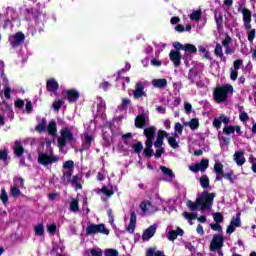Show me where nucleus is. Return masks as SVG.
Returning a JSON list of instances; mask_svg holds the SVG:
<instances>
[{"instance_id": "obj_1", "label": "nucleus", "mask_w": 256, "mask_h": 256, "mask_svg": "<svg viewBox=\"0 0 256 256\" xmlns=\"http://www.w3.org/2000/svg\"><path fill=\"white\" fill-rule=\"evenodd\" d=\"M213 199H215V193L204 191L200 194L195 202L189 200L186 205L190 211H197L198 209L203 211L205 209H211L213 205Z\"/></svg>"}, {"instance_id": "obj_2", "label": "nucleus", "mask_w": 256, "mask_h": 256, "mask_svg": "<svg viewBox=\"0 0 256 256\" xmlns=\"http://www.w3.org/2000/svg\"><path fill=\"white\" fill-rule=\"evenodd\" d=\"M155 126H149L144 129V135L146 137L144 153L147 157L153 156V139H155Z\"/></svg>"}, {"instance_id": "obj_3", "label": "nucleus", "mask_w": 256, "mask_h": 256, "mask_svg": "<svg viewBox=\"0 0 256 256\" xmlns=\"http://www.w3.org/2000/svg\"><path fill=\"white\" fill-rule=\"evenodd\" d=\"M229 93H233V86H231V84L216 88L214 90V99L216 103H223V101H227Z\"/></svg>"}, {"instance_id": "obj_4", "label": "nucleus", "mask_w": 256, "mask_h": 256, "mask_svg": "<svg viewBox=\"0 0 256 256\" xmlns=\"http://www.w3.org/2000/svg\"><path fill=\"white\" fill-rule=\"evenodd\" d=\"M97 233L109 235V229L105 228V224H89L86 227V235H95Z\"/></svg>"}, {"instance_id": "obj_5", "label": "nucleus", "mask_w": 256, "mask_h": 256, "mask_svg": "<svg viewBox=\"0 0 256 256\" xmlns=\"http://www.w3.org/2000/svg\"><path fill=\"white\" fill-rule=\"evenodd\" d=\"M60 133L61 136L58 138V147L60 148V151H63V147L67 145V141H73V134H71V131L67 128L62 129Z\"/></svg>"}, {"instance_id": "obj_6", "label": "nucleus", "mask_w": 256, "mask_h": 256, "mask_svg": "<svg viewBox=\"0 0 256 256\" xmlns=\"http://www.w3.org/2000/svg\"><path fill=\"white\" fill-rule=\"evenodd\" d=\"M59 161V157L53 155V154H39L38 156V163L40 165H44V167H47V165H53V163H57Z\"/></svg>"}, {"instance_id": "obj_7", "label": "nucleus", "mask_w": 256, "mask_h": 256, "mask_svg": "<svg viewBox=\"0 0 256 256\" xmlns=\"http://www.w3.org/2000/svg\"><path fill=\"white\" fill-rule=\"evenodd\" d=\"M225 238L221 235H214L210 242V251H221Z\"/></svg>"}, {"instance_id": "obj_8", "label": "nucleus", "mask_w": 256, "mask_h": 256, "mask_svg": "<svg viewBox=\"0 0 256 256\" xmlns=\"http://www.w3.org/2000/svg\"><path fill=\"white\" fill-rule=\"evenodd\" d=\"M208 167H209V160L204 159V160H201L200 163L189 166V170L193 171V173H197L198 171H201L203 173L204 171L207 170Z\"/></svg>"}, {"instance_id": "obj_9", "label": "nucleus", "mask_w": 256, "mask_h": 256, "mask_svg": "<svg viewBox=\"0 0 256 256\" xmlns=\"http://www.w3.org/2000/svg\"><path fill=\"white\" fill-rule=\"evenodd\" d=\"M236 227H241V214H237L236 217L231 219L230 225L227 227L226 233L231 235L235 232Z\"/></svg>"}, {"instance_id": "obj_10", "label": "nucleus", "mask_w": 256, "mask_h": 256, "mask_svg": "<svg viewBox=\"0 0 256 256\" xmlns=\"http://www.w3.org/2000/svg\"><path fill=\"white\" fill-rule=\"evenodd\" d=\"M170 61L174 64V67H179L181 65V52L171 50L169 53Z\"/></svg>"}, {"instance_id": "obj_11", "label": "nucleus", "mask_w": 256, "mask_h": 256, "mask_svg": "<svg viewBox=\"0 0 256 256\" xmlns=\"http://www.w3.org/2000/svg\"><path fill=\"white\" fill-rule=\"evenodd\" d=\"M25 41V35L21 32L16 33L14 36L10 37V43L12 47H17V45H21Z\"/></svg>"}, {"instance_id": "obj_12", "label": "nucleus", "mask_w": 256, "mask_h": 256, "mask_svg": "<svg viewBox=\"0 0 256 256\" xmlns=\"http://www.w3.org/2000/svg\"><path fill=\"white\" fill-rule=\"evenodd\" d=\"M140 209L144 215H151V213H155V207H153L149 201L142 202L140 204Z\"/></svg>"}, {"instance_id": "obj_13", "label": "nucleus", "mask_w": 256, "mask_h": 256, "mask_svg": "<svg viewBox=\"0 0 256 256\" xmlns=\"http://www.w3.org/2000/svg\"><path fill=\"white\" fill-rule=\"evenodd\" d=\"M147 123H149V117L145 114L138 115L135 119V127H137V129H143L144 125H147Z\"/></svg>"}, {"instance_id": "obj_14", "label": "nucleus", "mask_w": 256, "mask_h": 256, "mask_svg": "<svg viewBox=\"0 0 256 256\" xmlns=\"http://www.w3.org/2000/svg\"><path fill=\"white\" fill-rule=\"evenodd\" d=\"M160 171L164 175V181L171 182L173 181V179H175V174L173 173V170L165 166H160Z\"/></svg>"}, {"instance_id": "obj_15", "label": "nucleus", "mask_w": 256, "mask_h": 256, "mask_svg": "<svg viewBox=\"0 0 256 256\" xmlns=\"http://www.w3.org/2000/svg\"><path fill=\"white\" fill-rule=\"evenodd\" d=\"M156 231H157V225H152L148 229H146L142 235L143 241H149V239H151V237L155 235Z\"/></svg>"}, {"instance_id": "obj_16", "label": "nucleus", "mask_w": 256, "mask_h": 256, "mask_svg": "<svg viewBox=\"0 0 256 256\" xmlns=\"http://www.w3.org/2000/svg\"><path fill=\"white\" fill-rule=\"evenodd\" d=\"M143 89H145V86L143 85V83L138 82L134 90L135 99H141V97L145 95V92L143 91Z\"/></svg>"}, {"instance_id": "obj_17", "label": "nucleus", "mask_w": 256, "mask_h": 256, "mask_svg": "<svg viewBox=\"0 0 256 256\" xmlns=\"http://www.w3.org/2000/svg\"><path fill=\"white\" fill-rule=\"evenodd\" d=\"M1 77L5 84L4 95H5L6 99H11V86L7 85V83H9V80L7 79V76H5V74L3 72H1Z\"/></svg>"}, {"instance_id": "obj_18", "label": "nucleus", "mask_w": 256, "mask_h": 256, "mask_svg": "<svg viewBox=\"0 0 256 256\" xmlns=\"http://www.w3.org/2000/svg\"><path fill=\"white\" fill-rule=\"evenodd\" d=\"M66 97L70 103H75L79 99L80 94L77 90H67Z\"/></svg>"}, {"instance_id": "obj_19", "label": "nucleus", "mask_w": 256, "mask_h": 256, "mask_svg": "<svg viewBox=\"0 0 256 256\" xmlns=\"http://www.w3.org/2000/svg\"><path fill=\"white\" fill-rule=\"evenodd\" d=\"M25 153V148H23V144H21V141L16 140L14 142V154L16 157H21Z\"/></svg>"}, {"instance_id": "obj_20", "label": "nucleus", "mask_w": 256, "mask_h": 256, "mask_svg": "<svg viewBox=\"0 0 256 256\" xmlns=\"http://www.w3.org/2000/svg\"><path fill=\"white\" fill-rule=\"evenodd\" d=\"M152 85L157 89H165V87H167V79L165 78L153 79Z\"/></svg>"}, {"instance_id": "obj_21", "label": "nucleus", "mask_w": 256, "mask_h": 256, "mask_svg": "<svg viewBox=\"0 0 256 256\" xmlns=\"http://www.w3.org/2000/svg\"><path fill=\"white\" fill-rule=\"evenodd\" d=\"M234 161L238 165V167H241L245 164V153L243 152H235L234 154Z\"/></svg>"}, {"instance_id": "obj_22", "label": "nucleus", "mask_w": 256, "mask_h": 256, "mask_svg": "<svg viewBox=\"0 0 256 256\" xmlns=\"http://www.w3.org/2000/svg\"><path fill=\"white\" fill-rule=\"evenodd\" d=\"M136 223H137V215L135 214V212H132L130 216L129 225L127 227V231H129V233H133L135 231Z\"/></svg>"}, {"instance_id": "obj_23", "label": "nucleus", "mask_w": 256, "mask_h": 256, "mask_svg": "<svg viewBox=\"0 0 256 256\" xmlns=\"http://www.w3.org/2000/svg\"><path fill=\"white\" fill-rule=\"evenodd\" d=\"M59 89V83L53 78L47 81V90L55 93Z\"/></svg>"}, {"instance_id": "obj_24", "label": "nucleus", "mask_w": 256, "mask_h": 256, "mask_svg": "<svg viewBox=\"0 0 256 256\" xmlns=\"http://www.w3.org/2000/svg\"><path fill=\"white\" fill-rule=\"evenodd\" d=\"M184 127H189L192 131L199 129V119L193 118L189 122H184Z\"/></svg>"}, {"instance_id": "obj_25", "label": "nucleus", "mask_w": 256, "mask_h": 256, "mask_svg": "<svg viewBox=\"0 0 256 256\" xmlns=\"http://www.w3.org/2000/svg\"><path fill=\"white\" fill-rule=\"evenodd\" d=\"M214 53L216 57H219L221 61H223V63L227 61V58H225V55L223 54V46H221V44H216Z\"/></svg>"}, {"instance_id": "obj_26", "label": "nucleus", "mask_w": 256, "mask_h": 256, "mask_svg": "<svg viewBox=\"0 0 256 256\" xmlns=\"http://www.w3.org/2000/svg\"><path fill=\"white\" fill-rule=\"evenodd\" d=\"M91 143H93V137L85 133L83 136V149H89V147H91Z\"/></svg>"}, {"instance_id": "obj_27", "label": "nucleus", "mask_w": 256, "mask_h": 256, "mask_svg": "<svg viewBox=\"0 0 256 256\" xmlns=\"http://www.w3.org/2000/svg\"><path fill=\"white\" fill-rule=\"evenodd\" d=\"M34 233L38 237H43V235H45V226L43 225V223H39L34 226Z\"/></svg>"}, {"instance_id": "obj_28", "label": "nucleus", "mask_w": 256, "mask_h": 256, "mask_svg": "<svg viewBox=\"0 0 256 256\" xmlns=\"http://www.w3.org/2000/svg\"><path fill=\"white\" fill-rule=\"evenodd\" d=\"M79 181H81V175H75L70 179L69 183H71L73 187H76V189H81L82 186Z\"/></svg>"}, {"instance_id": "obj_29", "label": "nucleus", "mask_w": 256, "mask_h": 256, "mask_svg": "<svg viewBox=\"0 0 256 256\" xmlns=\"http://www.w3.org/2000/svg\"><path fill=\"white\" fill-rule=\"evenodd\" d=\"M10 195L14 199H17V197H21V190L19 189V187L17 185L11 186Z\"/></svg>"}, {"instance_id": "obj_30", "label": "nucleus", "mask_w": 256, "mask_h": 256, "mask_svg": "<svg viewBox=\"0 0 256 256\" xmlns=\"http://www.w3.org/2000/svg\"><path fill=\"white\" fill-rule=\"evenodd\" d=\"M73 169L64 170L62 179L64 183H69L72 179Z\"/></svg>"}, {"instance_id": "obj_31", "label": "nucleus", "mask_w": 256, "mask_h": 256, "mask_svg": "<svg viewBox=\"0 0 256 256\" xmlns=\"http://www.w3.org/2000/svg\"><path fill=\"white\" fill-rule=\"evenodd\" d=\"M184 128H185L184 124H181L179 122L175 123L174 125L175 137H179V135H183Z\"/></svg>"}, {"instance_id": "obj_32", "label": "nucleus", "mask_w": 256, "mask_h": 256, "mask_svg": "<svg viewBox=\"0 0 256 256\" xmlns=\"http://www.w3.org/2000/svg\"><path fill=\"white\" fill-rule=\"evenodd\" d=\"M48 133L49 135H57V123H55V121H51L48 124Z\"/></svg>"}, {"instance_id": "obj_33", "label": "nucleus", "mask_w": 256, "mask_h": 256, "mask_svg": "<svg viewBox=\"0 0 256 256\" xmlns=\"http://www.w3.org/2000/svg\"><path fill=\"white\" fill-rule=\"evenodd\" d=\"M98 193H103V195H106V197H113L115 195V191L113 189L107 188V186H103Z\"/></svg>"}, {"instance_id": "obj_34", "label": "nucleus", "mask_w": 256, "mask_h": 256, "mask_svg": "<svg viewBox=\"0 0 256 256\" xmlns=\"http://www.w3.org/2000/svg\"><path fill=\"white\" fill-rule=\"evenodd\" d=\"M165 256L163 251H157V248H149L147 250L146 256Z\"/></svg>"}, {"instance_id": "obj_35", "label": "nucleus", "mask_w": 256, "mask_h": 256, "mask_svg": "<svg viewBox=\"0 0 256 256\" xmlns=\"http://www.w3.org/2000/svg\"><path fill=\"white\" fill-rule=\"evenodd\" d=\"M0 201H2L3 205H7V203H9V195L7 194L5 188L1 189Z\"/></svg>"}, {"instance_id": "obj_36", "label": "nucleus", "mask_w": 256, "mask_h": 256, "mask_svg": "<svg viewBox=\"0 0 256 256\" xmlns=\"http://www.w3.org/2000/svg\"><path fill=\"white\" fill-rule=\"evenodd\" d=\"M46 231L49 233V235H55V233H57V224L55 223L47 224Z\"/></svg>"}, {"instance_id": "obj_37", "label": "nucleus", "mask_w": 256, "mask_h": 256, "mask_svg": "<svg viewBox=\"0 0 256 256\" xmlns=\"http://www.w3.org/2000/svg\"><path fill=\"white\" fill-rule=\"evenodd\" d=\"M182 216L187 219V221H189L190 225H193V223L191 221H193V219H197V214L195 213H187V212H183Z\"/></svg>"}, {"instance_id": "obj_38", "label": "nucleus", "mask_w": 256, "mask_h": 256, "mask_svg": "<svg viewBox=\"0 0 256 256\" xmlns=\"http://www.w3.org/2000/svg\"><path fill=\"white\" fill-rule=\"evenodd\" d=\"M184 51L186 53H197V47L193 44H184Z\"/></svg>"}, {"instance_id": "obj_39", "label": "nucleus", "mask_w": 256, "mask_h": 256, "mask_svg": "<svg viewBox=\"0 0 256 256\" xmlns=\"http://www.w3.org/2000/svg\"><path fill=\"white\" fill-rule=\"evenodd\" d=\"M214 171L216 175H223V165L221 164V162H216L214 164Z\"/></svg>"}, {"instance_id": "obj_40", "label": "nucleus", "mask_w": 256, "mask_h": 256, "mask_svg": "<svg viewBox=\"0 0 256 256\" xmlns=\"http://www.w3.org/2000/svg\"><path fill=\"white\" fill-rule=\"evenodd\" d=\"M46 128L47 121L43 119L42 122L36 126V131H38V133H43V131H45Z\"/></svg>"}, {"instance_id": "obj_41", "label": "nucleus", "mask_w": 256, "mask_h": 256, "mask_svg": "<svg viewBox=\"0 0 256 256\" xmlns=\"http://www.w3.org/2000/svg\"><path fill=\"white\" fill-rule=\"evenodd\" d=\"M191 21H199L201 19V10H196L190 15Z\"/></svg>"}, {"instance_id": "obj_42", "label": "nucleus", "mask_w": 256, "mask_h": 256, "mask_svg": "<svg viewBox=\"0 0 256 256\" xmlns=\"http://www.w3.org/2000/svg\"><path fill=\"white\" fill-rule=\"evenodd\" d=\"M168 143L170 147H172V149H177V147H179V143L177 142V139H175V137L169 136Z\"/></svg>"}, {"instance_id": "obj_43", "label": "nucleus", "mask_w": 256, "mask_h": 256, "mask_svg": "<svg viewBox=\"0 0 256 256\" xmlns=\"http://www.w3.org/2000/svg\"><path fill=\"white\" fill-rule=\"evenodd\" d=\"M200 185L203 189H207V187H209V178L207 176H202L200 178Z\"/></svg>"}, {"instance_id": "obj_44", "label": "nucleus", "mask_w": 256, "mask_h": 256, "mask_svg": "<svg viewBox=\"0 0 256 256\" xmlns=\"http://www.w3.org/2000/svg\"><path fill=\"white\" fill-rule=\"evenodd\" d=\"M15 183L14 185H16L17 187H19L20 189H25V180L21 177L19 178H15Z\"/></svg>"}, {"instance_id": "obj_45", "label": "nucleus", "mask_w": 256, "mask_h": 256, "mask_svg": "<svg viewBox=\"0 0 256 256\" xmlns=\"http://www.w3.org/2000/svg\"><path fill=\"white\" fill-rule=\"evenodd\" d=\"M104 256H119V252L115 249H106L104 251Z\"/></svg>"}, {"instance_id": "obj_46", "label": "nucleus", "mask_w": 256, "mask_h": 256, "mask_svg": "<svg viewBox=\"0 0 256 256\" xmlns=\"http://www.w3.org/2000/svg\"><path fill=\"white\" fill-rule=\"evenodd\" d=\"M167 239L169 241H175V239H177V232L175 230H170L167 234Z\"/></svg>"}, {"instance_id": "obj_47", "label": "nucleus", "mask_w": 256, "mask_h": 256, "mask_svg": "<svg viewBox=\"0 0 256 256\" xmlns=\"http://www.w3.org/2000/svg\"><path fill=\"white\" fill-rule=\"evenodd\" d=\"M223 132L226 134V135H231L233 133H235V126H225L223 128Z\"/></svg>"}, {"instance_id": "obj_48", "label": "nucleus", "mask_w": 256, "mask_h": 256, "mask_svg": "<svg viewBox=\"0 0 256 256\" xmlns=\"http://www.w3.org/2000/svg\"><path fill=\"white\" fill-rule=\"evenodd\" d=\"M70 210H72L74 213L79 211V201L73 200L70 204Z\"/></svg>"}, {"instance_id": "obj_49", "label": "nucleus", "mask_w": 256, "mask_h": 256, "mask_svg": "<svg viewBox=\"0 0 256 256\" xmlns=\"http://www.w3.org/2000/svg\"><path fill=\"white\" fill-rule=\"evenodd\" d=\"M52 107L54 109V111H59V109H61V107H63V101L61 100H56L53 102Z\"/></svg>"}, {"instance_id": "obj_50", "label": "nucleus", "mask_w": 256, "mask_h": 256, "mask_svg": "<svg viewBox=\"0 0 256 256\" xmlns=\"http://www.w3.org/2000/svg\"><path fill=\"white\" fill-rule=\"evenodd\" d=\"M210 228L212 229V231H217L218 233H221V231H223V227L219 223L210 224Z\"/></svg>"}, {"instance_id": "obj_51", "label": "nucleus", "mask_w": 256, "mask_h": 256, "mask_svg": "<svg viewBox=\"0 0 256 256\" xmlns=\"http://www.w3.org/2000/svg\"><path fill=\"white\" fill-rule=\"evenodd\" d=\"M133 149H134V153L139 154L141 153V151H143V144L141 142H138L134 144Z\"/></svg>"}, {"instance_id": "obj_52", "label": "nucleus", "mask_w": 256, "mask_h": 256, "mask_svg": "<svg viewBox=\"0 0 256 256\" xmlns=\"http://www.w3.org/2000/svg\"><path fill=\"white\" fill-rule=\"evenodd\" d=\"M243 21H251V11L248 9L243 10Z\"/></svg>"}, {"instance_id": "obj_53", "label": "nucleus", "mask_w": 256, "mask_h": 256, "mask_svg": "<svg viewBox=\"0 0 256 256\" xmlns=\"http://www.w3.org/2000/svg\"><path fill=\"white\" fill-rule=\"evenodd\" d=\"M157 138L163 141L164 138L169 139V134L165 130H159Z\"/></svg>"}, {"instance_id": "obj_54", "label": "nucleus", "mask_w": 256, "mask_h": 256, "mask_svg": "<svg viewBox=\"0 0 256 256\" xmlns=\"http://www.w3.org/2000/svg\"><path fill=\"white\" fill-rule=\"evenodd\" d=\"M73 166H74V163H73V161H71V160H68V161H66V162L63 164V168L65 169V171H69V169H72V170H73Z\"/></svg>"}, {"instance_id": "obj_55", "label": "nucleus", "mask_w": 256, "mask_h": 256, "mask_svg": "<svg viewBox=\"0 0 256 256\" xmlns=\"http://www.w3.org/2000/svg\"><path fill=\"white\" fill-rule=\"evenodd\" d=\"M213 219L216 221V223H223V214L215 213L213 214Z\"/></svg>"}, {"instance_id": "obj_56", "label": "nucleus", "mask_w": 256, "mask_h": 256, "mask_svg": "<svg viewBox=\"0 0 256 256\" xmlns=\"http://www.w3.org/2000/svg\"><path fill=\"white\" fill-rule=\"evenodd\" d=\"M241 65H243V60L238 59L234 61V71H239L241 69Z\"/></svg>"}, {"instance_id": "obj_57", "label": "nucleus", "mask_w": 256, "mask_h": 256, "mask_svg": "<svg viewBox=\"0 0 256 256\" xmlns=\"http://www.w3.org/2000/svg\"><path fill=\"white\" fill-rule=\"evenodd\" d=\"M90 253L93 256H103V251L99 248L90 250Z\"/></svg>"}, {"instance_id": "obj_58", "label": "nucleus", "mask_w": 256, "mask_h": 256, "mask_svg": "<svg viewBox=\"0 0 256 256\" xmlns=\"http://www.w3.org/2000/svg\"><path fill=\"white\" fill-rule=\"evenodd\" d=\"M8 152L7 150H0V160L7 161Z\"/></svg>"}, {"instance_id": "obj_59", "label": "nucleus", "mask_w": 256, "mask_h": 256, "mask_svg": "<svg viewBox=\"0 0 256 256\" xmlns=\"http://www.w3.org/2000/svg\"><path fill=\"white\" fill-rule=\"evenodd\" d=\"M199 51H200V53L204 54V57H206V59H209V57H210L209 51H207V49H205V47L199 46Z\"/></svg>"}, {"instance_id": "obj_60", "label": "nucleus", "mask_w": 256, "mask_h": 256, "mask_svg": "<svg viewBox=\"0 0 256 256\" xmlns=\"http://www.w3.org/2000/svg\"><path fill=\"white\" fill-rule=\"evenodd\" d=\"M184 109H185L186 113L189 115V113H191V111L193 109V106L191 105V103L186 102L184 104Z\"/></svg>"}, {"instance_id": "obj_61", "label": "nucleus", "mask_w": 256, "mask_h": 256, "mask_svg": "<svg viewBox=\"0 0 256 256\" xmlns=\"http://www.w3.org/2000/svg\"><path fill=\"white\" fill-rule=\"evenodd\" d=\"M254 39H255V29L251 30L248 33V41H250V43H253Z\"/></svg>"}, {"instance_id": "obj_62", "label": "nucleus", "mask_w": 256, "mask_h": 256, "mask_svg": "<svg viewBox=\"0 0 256 256\" xmlns=\"http://www.w3.org/2000/svg\"><path fill=\"white\" fill-rule=\"evenodd\" d=\"M239 117H240V120L243 122L249 121V115L246 112H241Z\"/></svg>"}, {"instance_id": "obj_63", "label": "nucleus", "mask_w": 256, "mask_h": 256, "mask_svg": "<svg viewBox=\"0 0 256 256\" xmlns=\"http://www.w3.org/2000/svg\"><path fill=\"white\" fill-rule=\"evenodd\" d=\"M154 147L156 149L163 147V140H161V138H157L156 141L154 142Z\"/></svg>"}, {"instance_id": "obj_64", "label": "nucleus", "mask_w": 256, "mask_h": 256, "mask_svg": "<svg viewBox=\"0 0 256 256\" xmlns=\"http://www.w3.org/2000/svg\"><path fill=\"white\" fill-rule=\"evenodd\" d=\"M229 43H231V37L227 35L226 38L222 41V45L223 47H229Z\"/></svg>"}]
</instances>
